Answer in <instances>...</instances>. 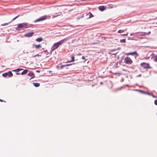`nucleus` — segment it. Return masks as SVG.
Here are the masks:
<instances>
[{
  "mask_svg": "<svg viewBox=\"0 0 157 157\" xmlns=\"http://www.w3.org/2000/svg\"><path fill=\"white\" fill-rule=\"evenodd\" d=\"M67 38H66L63 39L58 41L57 42L54 43L51 48V52H52L54 50L58 48L60 45L62 44L65 41H67Z\"/></svg>",
  "mask_w": 157,
  "mask_h": 157,
  "instance_id": "nucleus-1",
  "label": "nucleus"
},
{
  "mask_svg": "<svg viewBox=\"0 0 157 157\" xmlns=\"http://www.w3.org/2000/svg\"><path fill=\"white\" fill-rule=\"evenodd\" d=\"M28 24L27 23H21L19 24L18 25L17 27L16 28L17 30H20V29L22 28H27Z\"/></svg>",
  "mask_w": 157,
  "mask_h": 157,
  "instance_id": "nucleus-2",
  "label": "nucleus"
},
{
  "mask_svg": "<svg viewBox=\"0 0 157 157\" xmlns=\"http://www.w3.org/2000/svg\"><path fill=\"white\" fill-rule=\"evenodd\" d=\"M140 66L144 69H151V67H150L148 63L143 62L140 64Z\"/></svg>",
  "mask_w": 157,
  "mask_h": 157,
  "instance_id": "nucleus-3",
  "label": "nucleus"
},
{
  "mask_svg": "<svg viewBox=\"0 0 157 157\" xmlns=\"http://www.w3.org/2000/svg\"><path fill=\"white\" fill-rule=\"evenodd\" d=\"M124 61L125 63L128 64H131L133 63L132 60L130 58L128 57L125 58Z\"/></svg>",
  "mask_w": 157,
  "mask_h": 157,
  "instance_id": "nucleus-4",
  "label": "nucleus"
},
{
  "mask_svg": "<svg viewBox=\"0 0 157 157\" xmlns=\"http://www.w3.org/2000/svg\"><path fill=\"white\" fill-rule=\"evenodd\" d=\"M2 76L4 77H6L8 76L9 77H11L13 76V74L11 71H9L7 72L3 73Z\"/></svg>",
  "mask_w": 157,
  "mask_h": 157,
  "instance_id": "nucleus-5",
  "label": "nucleus"
},
{
  "mask_svg": "<svg viewBox=\"0 0 157 157\" xmlns=\"http://www.w3.org/2000/svg\"><path fill=\"white\" fill-rule=\"evenodd\" d=\"M133 90V91H138L140 92H141V93H142V94H147L148 95H149L151 96H152L154 98H156L155 96L153 94H151V93H148V92H146L144 91H142V90H136V89L134 90Z\"/></svg>",
  "mask_w": 157,
  "mask_h": 157,
  "instance_id": "nucleus-6",
  "label": "nucleus"
},
{
  "mask_svg": "<svg viewBox=\"0 0 157 157\" xmlns=\"http://www.w3.org/2000/svg\"><path fill=\"white\" fill-rule=\"evenodd\" d=\"M47 16L46 15L42 16L34 21V22H36L38 21H41L45 20L47 18Z\"/></svg>",
  "mask_w": 157,
  "mask_h": 157,
  "instance_id": "nucleus-7",
  "label": "nucleus"
},
{
  "mask_svg": "<svg viewBox=\"0 0 157 157\" xmlns=\"http://www.w3.org/2000/svg\"><path fill=\"white\" fill-rule=\"evenodd\" d=\"M139 35L141 36H144L147 35H149L151 34V32L149 31L148 33L144 32H138Z\"/></svg>",
  "mask_w": 157,
  "mask_h": 157,
  "instance_id": "nucleus-8",
  "label": "nucleus"
},
{
  "mask_svg": "<svg viewBox=\"0 0 157 157\" xmlns=\"http://www.w3.org/2000/svg\"><path fill=\"white\" fill-rule=\"evenodd\" d=\"M126 55L127 56H128L129 55H131L132 56H134V55H136V56H139V55L137 53V52H130V53H127L126 54Z\"/></svg>",
  "mask_w": 157,
  "mask_h": 157,
  "instance_id": "nucleus-9",
  "label": "nucleus"
},
{
  "mask_svg": "<svg viewBox=\"0 0 157 157\" xmlns=\"http://www.w3.org/2000/svg\"><path fill=\"white\" fill-rule=\"evenodd\" d=\"M33 48H35L36 49H39L41 48V46L40 44L36 45L35 44H32Z\"/></svg>",
  "mask_w": 157,
  "mask_h": 157,
  "instance_id": "nucleus-10",
  "label": "nucleus"
},
{
  "mask_svg": "<svg viewBox=\"0 0 157 157\" xmlns=\"http://www.w3.org/2000/svg\"><path fill=\"white\" fill-rule=\"evenodd\" d=\"M30 77H31L30 78V80L32 78H34L35 77V75L32 71H30Z\"/></svg>",
  "mask_w": 157,
  "mask_h": 157,
  "instance_id": "nucleus-11",
  "label": "nucleus"
},
{
  "mask_svg": "<svg viewBox=\"0 0 157 157\" xmlns=\"http://www.w3.org/2000/svg\"><path fill=\"white\" fill-rule=\"evenodd\" d=\"M98 8L99 10L101 11H103L105 9V8L104 6H99Z\"/></svg>",
  "mask_w": 157,
  "mask_h": 157,
  "instance_id": "nucleus-12",
  "label": "nucleus"
},
{
  "mask_svg": "<svg viewBox=\"0 0 157 157\" xmlns=\"http://www.w3.org/2000/svg\"><path fill=\"white\" fill-rule=\"evenodd\" d=\"M33 84L36 87H38L40 86V84L39 83L33 82Z\"/></svg>",
  "mask_w": 157,
  "mask_h": 157,
  "instance_id": "nucleus-13",
  "label": "nucleus"
},
{
  "mask_svg": "<svg viewBox=\"0 0 157 157\" xmlns=\"http://www.w3.org/2000/svg\"><path fill=\"white\" fill-rule=\"evenodd\" d=\"M43 40V39L42 37H39L37 38L36 40L38 42H40L42 41Z\"/></svg>",
  "mask_w": 157,
  "mask_h": 157,
  "instance_id": "nucleus-14",
  "label": "nucleus"
},
{
  "mask_svg": "<svg viewBox=\"0 0 157 157\" xmlns=\"http://www.w3.org/2000/svg\"><path fill=\"white\" fill-rule=\"evenodd\" d=\"M86 15L89 16V17H88V18H90L94 17V15L90 12H89Z\"/></svg>",
  "mask_w": 157,
  "mask_h": 157,
  "instance_id": "nucleus-15",
  "label": "nucleus"
},
{
  "mask_svg": "<svg viewBox=\"0 0 157 157\" xmlns=\"http://www.w3.org/2000/svg\"><path fill=\"white\" fill-rule=\"evenodd\" d=\"M28 71L27 70H25L21 73V74L22 75H25L27 73Z\"/></svg>",
  "mask_w": 157,
  "mask_h": 157,
  "instance_id": "nucleus-16",
  "label": "nucleus"
},
{
  "mask_svg": "<svg viewBox=\"0 0 157 157\" xmlns=\"http://www.w3.org/2000/svg\"><path fill=\"white\" fill-rule=\"evenodd\" d=\"M75 61V57L74 56H71V60L69 61H68V62H73Z\"/></svg>",
  "mask_w": 157,
  "mask_h": 157,
  "instance_id": "nucleus-17",
  "label": "nucleus"
},
{
  "mask_svg": "<svg viewBox=\"0 0 157 157\" xmlns=\"http://www.w3.org/2000/svg\"><path fill=\"white\" fill-rule=\"evenodd\" d=\"M138 34V32L137 33H132L130 34V35L131 36H137V34Z\"/></svg>",
  "mask_w": 157,
  "mask_h": 157,
  "instance_id": "nucleus-18",
  "label": "nucleus"
},
{
  "mask_svg": "<svg viewBox=\"0 0 157 157\" xmlns=\"http://www.w3.org/2000/svg\"><path fill=\"white\" fill-rule=\"evenodd\" d=\"M120 42L121 43H125L126 42L125 39H123L121 40H120Z\"/></svg>",
  "mask_w": 157,
  "mask_h": 157,
  "instance_id": "nucleus-19",
  "label": "nucleus"
},
{
  "mask_svg": "<svg viewBox=\"0 0 157 157\" xmlns=\"http://www.w3.org/2000/svg\"><path fill=\"white\" fill-rule=\"evenodd\" d=\"M154 61L155 62H157V55L155 56Z\"/></svg>",
  "mask_w": 157,
  "mask_h": 157,
  "instance_id": "nucleus-20",
  "label": "nucleus"
},
{
  "mask_svg": "<svg viewBox=\"0 0 157 157\" xmlns=\"http://www.w3.org/2000/svg\"><path fill=\"white\" fill-rule=\"evenodd\" d=\"M24 36L26 37H29V33L25 34Z\"/></svg>",
  "mask_w": 157,
  "mask_h": 157,
  "instance_id": "nucleus-21",
  "label": "nucleus"
},
{
  "mask_svg": "<svg viewBox=\"0 0 157 157\" xmlns=\"http://www.w3.org/2000/svg\"><path fill=\"white\" fill-rule=\"evenodd\" d=\"M125 31V30H119L118 31V33H120L121 32H124V31Z\"/></svg>",
  "mask_w": 157,
  "mask_h": 157,
  "instance_id": "nucleus-22",
  "label": "nucleus"
},
{
  "mask_svg": "<svg viewBox=\"0 0 157 157\" xmlns=\"http://www.w3.org/2000/svg\"><path fill=\"white\" fill-rule=\"evenodd\" d=\"M20 16V15H18L17 16L15 17H14L12 19V21H13V20H15L18 17H19V16Z\"/></svg>",
  "mask_w": 157,
  "mask_h": 157,
  "instance_id": "nucleus-23",
  "label": "nucleus"
},
{
  "mask_svg": "<svg viewBox=\"0 0 157 157\" xmlns=\"http://www.w3.org/2000/svg\"><path fill=\"white\" fill-rule=\"evenodd\" d=\"M10 22H9V23H4V24H3L2 25V26H5V25H8L9 24V23H10Z\"/></svg>",
  "mask_w": 157,
  "mask_h": 157,
  "instance_id": "nucleus-24",
  "label": "nucleus"
},
{
  "mask_svg": "<svg viewBox=\"0 0 157 157\" xmlns=\"http://www.w3.org/2000/svg\"><path fill=\"white\" fill-rule=\"evenodd\" d=\"M23 70V69H22V70H18V71H17V75L20 74V73H20V72L18 73V72H19L20 71L22 70Z\"/></svg>",
  "mask_w": 157,
  "mask_h": 157,
  "instance_id": "nucleus-25",
  "label": "nucleus"
},
{
  "mask_svg": "<svg viewBox=\"0 0 157 157\" xmlns=\"http://www.w3.org/2000/svg\"><path fill=\"white\" fill-rule=\"evenodd\" d=\"M19 70H22V69H19V68H18V69H17L13 70V71L17 72V71H18Z\"/></svg>",
  "mask_w": 157,
  "mask_h": 157,
  "instance_id": "nucleus-26",
  "label": "nucleus"
},
{
  "mask_svg": "<svg viewBox=\"0 0 157 157\" xmlns=\"http://www.w3.org/2000/svg\"><path fill=\"white\" fill-rule=\"evenodd\" d=\"M83 17H84V15H83V14H82V16L81 17H78L77 18V20L79 19L80 18H82Z\"/></svg>",
  "mask_w": 157,
  "mask_h": 157,
  "instance_id": "nucleus-27",
  "label": "nucleus"
},
{
  "mask_svg": "<svg viewBox=\"0 0 157 157\" xmlns=\"http://www.w3.org/2000/svg\"><path fill=\"white\" fill-rule=\"evenodd\" d=\"M128 33H127L126 34H121V36H127L128 35Z\"/></svg>",
  "mask_w": 157,
  "mask_h": 157,
  "instance_id": "nucleus-28",
  "label": "nucleus"
},
{
  "mask_svg": "<svg viewBox=\"0 0 157 157\" xmlns=\"http://www.w3.org/2000/svg\"><path fill=\"white\" fill-rule=\"evenodd\" d=\"M65 67V65H62L61 66L60 68L61 69H62Z\"/></svg>",
  "mask_w": 157,
  "mask_h": 157,
  "instance_id": "nucleus-29",
  "label": "nucleus"
},
{
  "mask_svg": "<svg viewBox=\"0 0 157 157\" xmlns=\"http://www.w3.org/2000/svg\"><path fill=\"white\" fill-rule=\"evenodd\" d=\"M41 56L39 54H36V55H35L34 56H33V57H36V56Z\"/></svg>",
  "mask_w": 157,
  "mask_h": 157,
  "instance_id": "nucleus-30",
  "label": "nucleus"
},
{
  "mask_svg": "<svg viewBox=\"0 0 157 157\" xmlns=\"http://www.w3.org/2000/svg\"><path fill=\"white\" fill-rule=\"evenodd\" d=\"M154 103H155V104L157 105V100H155V101H154Z\"/></svg>",
  "mask_w": 157,
  "mask_h": 157,
  "instance_id": "nucleus-31",
  "label": "nucleus"
},
{
  "mask_svg": "<svg viewBox=\"0 0 157 157\" xmlns=\"http://www.w3.org/2000/svg\"><path fill=\"white\" fill-rule=\"evenodd\" d=\"M82 59H84V60H87V59H86L85 58V57L84 56H83L82 57Z\"/></svg>",
  "mask_w": 157,
  "mask_h": 157,
  "instance_id": "nucleus-32",
  "label": "nucleus"
},
{
  "mask_svg": "<svg viewBox=\"0 0 157 157\" xmlns=\"http://www.w3.org/2000/svg\"><path fill=\"white\" fill-rule=\"evenodd\" d=\"M33 34V32H30V37L32 36Z\"/></svg>",
  "mask_w": 157,
  "mask_h": 157,
  "instance_id": "nucleus-33",
  "label": "nucleus"
},
{
  "mask_svg": "<svg viewBox=\"0 0 157 157\" xmlns=\"http://www.w3.org/2000/svg\"><path fill=\"white\" fill-rule=\"evenodd\" d=\"M71 65H72V64H66V65H65V66H69Z\"/></svg>",
  "mask_w": 157,
  "mask_h": 157,
  "instance_id": "nucleus-34",
  "label": "nucleus"
},
{
  "mask_svg": "<svg viewBox=\"0 0 157 157\" xmlns=\"http://www.w3.org/2000/svg\"><path fill=\"white\" fill-rule=\"evenodd\" d=\"M36 71L37 72L39 73V72H40V71H39V70H36Z\"/></svg>",
  "mask_w": 157,
  "mask_h": 157,
  "instance_id": "nucleus-35",
  "label": "nucleus"
},
{
  "mask_svg": "<svg viewBox=\"0 0 157 157\" xmlns=\"http://www.w3.org/2000/svg\"><path fill=\"white\" fill-rule=\"evenodd\" d=\"M0 101H1V102H3V101H4L3 100H2L1 99H0Z\"/></svg>",
  "mask_w": 157,
  "mask_h": 157,
  "instance_id": "nucleus-36",
  "label": "nucleus"
},
{
  "mask_svg": "<svg viewBox=\"0 0 157 157\" xmlns=\"http://www.w3.org/2000/svg\"><path fill=\"white\" fill-rule=\"evenodd\" d=\"M141 76V74H140L137 76V77H139Z\"/></svg>",
  "mask_w": 157,
  "mask_h": 157,
  "instance_id": "nucleus-37",
  "label": "nucleus"
},
{
  "mask_svg": "<svg viewBox=\"0 0 157 157\" xmlns=\"http://www.w3.org/2000/svg\"><path fill=\"white\" fill-rule=\"evenodd\" d=\"M100 84H103V82H100Z\"/></svg>",
  "mask_w": 157,
  "mask_h": 157,
  "instance_id": "nucleus-38",
  "label": "nucleus"
},
{
  "mask_svg": "<svg viewBox=\"0 0 157 157\" xmlns=\"http://www.w3.org/2000/svg\"><path fill=\"white\" fill-rule=\"evenodd\" d=\"M29 75H30L29 72V73L28 74V76H29Z\"/></svg>",
  "mask_w": 157,
  "mask_h": 157,
  "instance_id": "nucleus-39",
  "label": "nucleus"
},
{
  "mask_svg": "<svg viewBox=\"0 0 157 157\" xmlns=\"http://www.w3.org/2000/svg\"><path fill=\"white\" fill-rule=\"evenodd\" d=\"M47 50H45V51H44V52H47Z\"/></svg>",
  "mask_w": 157,
  "mask_h": 157,
  "instance_id": "nucleus-40",
  "label": "nucleus"
},
{
  "mask_svg": "<svg viewBox=\"0 0 157 157\" xmlns=\"http://www.w3.org/2000/svg\"><path fill=\"white\" fill-rule=\"evenodd\" d=\"M128 40H131V39H130V38H128Z\"/></svg>",
  "mask_w": 157,
  "mask_h": 157,
  "instance_id": "nucleus-41",
  "label": "nucleus"
}]
</instances>
